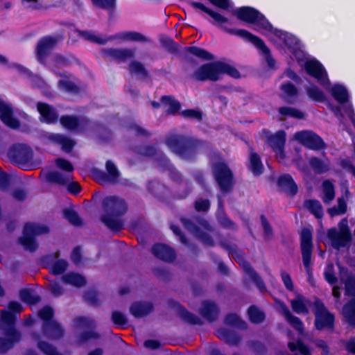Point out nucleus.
<instances>
[{
    "instance_id": "23",
    "label": "nucleus",
    "mask_w": 355,
    "mask_h": 355,
    "mask_svg": "<svg viewBox=\"0 0 355 355\" xmlns=\"http://www.w3.org/2000/svg\"><path fill=\"white\" fill-rule=\"evenodd\" d=\"M57 41L51 37H45L37 44V55L40 60H42L49 51L55 45Z\"/></svg>"
},
{
    "instance_id": "33",
    "label": "nucleus",
    "mask_w": 355,
    "mask_h": 355,
    "mask_svg": "<svg viewBox=\"0 0 355 355\" xmlns=\"http://www.w3.org/2000/svg\"><path fill=\"white\" fill-rule=\"evenodd\" d=\"M114 38H118L123 40L133 41V42H148L149 40L146 38L142 34L137 32H124L117 34L116 35L112 37Z\"/></svg>"
},
{
    "instance_id": "31",
    "label": "nucleus",
    "mask_w": 355,
    "mask_h": 355,
    "mask_svg": "<svg viewBox=\"0 0 355 355\" xmlns=\"http://www.w3.org/2000/svg\"><path fill=\"white\" fill-rule=\"evenodd\" d=\"M45 178L49 182L65 184L70 180L71 176L58 171H51L45 174Z\"/></svg>"
},
{
    "instance_id": "45",
    "label": "nucleus",
    "mask_w": 355,
    "mask_h": 355,
    "mask_svg": "<svg viewBox=\"0 0 355 355\" xmlns=\"http://www.w3.org/2000/svg\"><path fill=\"white\" fill-rule=\"evenodd\" d=\"M51 139L56 143L61 144L62 148L67 152L70 151L74 145L71 139L61 135H52Z\"/></svg>"
},
{
    "instance_id": "55",
    "label": "nucleus",
    "mask_w": 355,
    "mask_h": 355,
    "mask_svg": "<svg viewBox=\"0 0 355 355\" xmlns=\"http://www.w3.org/2000/svg\"><path fill=\"white\" fill-rule=\"evenodd\" d=\"M224 73H227L235 78L240 76L239 72L236 69L227 64L220 62V77Z\"/></svg>"
},
{
    "instance_id": "1",
    "label": "nucleus",
    "mask_w": 355,
    "mask_h": 355,
    "mask_svg": "<svg viewBox=\"0 0 355 355\" xmlns=\"http://www.w3.org/2000/svg\"><path fill=\"white\" fill-rule=\"evenodd\" d=\"M102 208L103 214L101 216V220L105 226L114 232L122 230L123 220L121 216L128 209L124 200L116 196H107L103 200Z\"/></svg>"
},
{
    "instance_id": "6",
    "label": "nucleus",
    "mask_w": 355,
    "mask_h": 355,
    "mask_svg": "<svg viewBox=\"0 0 355 355\" xmlns=\"http://www.w3.org/2000/svg\"><path fill=\"white\" fill-rule=\"evenodd\" d=\"M226 32L230 34H234L239 37H241L246 40L252 42L257 49L260 51L261 53L264 56V58L268 64V66L273 69L275 66V60L270 54V49L266 46L263 41L258 37L251 34L250 32L245 30H232L229 29L226 27H222Z\"/></svg>"
},
{
    "instance_id": "61",
    "label": "nucleus",
    "mask_w": 355,
    "mask_h": 355,
    "mask_svg": "<svg viewBox=\"0 0 355 355\" xmlns=\"http://www.w3.org/2000/svg\"><path fill=\"white\" fill-rule=\"evenodd\" d=\"M53 314V309L50 306H44L38 312V316L44 321V322L53 320L52 319Z\"/></svg>"
},
{
    "instance_id": "60",
    "label": "nucleus",
    "mask_w": 355,
    "mask_h": 355,
    "mask_svg": "<svg viewBox=\"0 0 355 355\" xmlns=\"http://www.w3.org/2000/svg\"><path fill=\"white\" fill-rule=\"evenodd\" d=\"M60 123L64 127H65L68 129H70V130L75 129L78 125V121L77 118L74 117V116H66L61 117Z\"/></svg>"
},
{
    "instance_id": "38",
    "label": "nucleus",
    "mask_w": 355,
    "mask_h": 355,
    "mask_svg": "<svg viewBox=\"0 0 355 355\" xmlns=\"http://www.w3.org/2000/svg\"><path fill=\"white\" fill-rule=\"evenodd\" d=\"M250 170L254 175H260L263 170V166L261 163L259 156L256 153L251 152L250 155Z\"/></svg>"
},
{
    "instance_id": "13",
    "label": "nucleus",
    "mask_w": 355,
    "mask_h": 355,
    "mask_svg": "<svg viewBox=\"0 0 355 355\" xmlns=\"http://www.w3.org/2000/svg\"><path fill=\"white\" fill-rule=\"evenodd\" d=\"M305 69L307 73L314 77L322 86L329 85L327 72L323 66L317 60H309L305 64Z\"/></svg>"
},
{
    "instance_id": "48",
    "label": "nucleus",
    "mask_w": 355,
    "mask_h": 355,
    "mask_svg": "<svg viewBox=\"0 0 355 355\" xmlns=\"http://www.w3.org/2000/svg\"><path fill=\"white\" fill-rule=\"evenodd\" d=\"M279 113L282 116H291L296 119H303L304 114L299 110L290 107H282L279 109Z\"/></svg>"
},
{
    "instance_id": "49",
    "label": "nucleus",
    "mask_w": 355,
    "mask_h": 355,
    "mask_svg": "<svg viewBox=\"0 0 355 355\" xmlns=\"http://www.w3.org/2000/svg\"><path fill=\"white\" fill-rule=\"evenodd\" d=\"M347 211V204L343 198L338 199V205L328 209V213L331 216L343 214Z\"/></svg>"
},
{
    "instance_id": "51",
    "label": "nucleus",
    "mask_w": 355,
    "mask_h": 355,
    "mask_svg": "<svg viewBox=\"0 0 355 355\" xmlns=\"http://www.w3.org/2000/svg\"><path fill=\"white\" fill-rule=\"evenodd\" d=\"M248 315L250 320L254 323H259L264 320V313L254 306H252L248 309Z\"/></svg>"
},
{
    "instance_id": "59",
    "label": "nucleus",
    "mask_w": 355,
    "mask_h": 355,
    "mask_svg": "<svg viewBox=\"0 0 355 355\" xmlns=\"http://www.w3.org/2000/svg\"><path fill=\"white\" fill-rule=\"evenodd\" d=\"M67 266L68 263L65 260H58L52 265L51 272L54 275L62 274L66 270Z\"/></svg>"
},
{
    "instance_id": "58",
    "label": "nucleus",
    "mask_w": 355,
    "mask_h": 355,
    "mask_svg": "<svg viewBox=\"0 0 355 355\" xmlns=\"http://www.w3.org/2000/svg\"><path fill=\"white\" fill-rule=\"evenodd\" d=\"M225 323L234 326H236L241 329H244L246 327L245 322L242 321L240 318L236 314H229L225 318Z\"/></svg>"
},
{
    "instance_id": "57",
    "label": "nucleus",
    "mask_w": 355,
    "mask_h": 355,
    "mask_svg": "<svg viewBox=\"0 0 355 355\" xmlns=\"http://www.w3.org/2000/svg\"><path fill=\"white\" fill-rule=\"evenodd\" d=\"M189 50L190 53H191L193 55L198 58H202L204 60H209L214 59V56L212 54L202 49L198 48L196 46H191L189 47Z\"/></svg>"
},
{
    "instance_id": "56",
    "label": "nucleus",
    "mask_w": 355,
    "mask_h": 355,
    "mask_svg": "<svg viewBox=\"0 0 355 355\" xmlns=\"http://www.w3.org/2000/svg\"><path fill=\"white\" fill-rule=\"evenodd\" d=\"M93 5L97 8L112 11L116 6V0H91Z\"/></svg>"
},
{
    "instance_id": "19",
    "label": "nucleus",
    "mask_w": 355,
    "mask_h": 355,
    "mask_svg": "<svg viewBox=\"0 0 355 355\" xmlns=\"http://www.w3.org/2000/svg\"><path fill=\"white\" fill-rule=\"evenodd\" d=\"M12 108L3 101H0V119L8 126L17 128L19 126V121L12 116Z\"/></svg>"
},
{
    "instance_id": "12",
    "label": "nucleus",
    "mask_w": 355,
    "mask_h": 355,
    "mask_svg": "<svg viewBox=\"0 0 355 355\" xmlns=\"http://www.w3.org/2000/svg\"><path fill=\"white\" fill-rule=\"evenodd\" d=\"M327 237L329 239L333 248L339 249L345 247L351 240V234L347 227H342L338 230L331 228L327 232Z\"/></svg>"
},
{
    "instance_id": "47",
    "label": "nucleus",
    "mask_w": 355,
    "mask_h": 355,
    "mask_svg": "<svg viewBox=\"0 0 355 355\" xmlns=\"http://www.w3.org/2000/svg\"><path fill=\"white\" fill-rule=\"evenodd\" d=\"M256 29L263 33L270 32L272 30L271 24L266 20V19L259 13V17L256 19L254 24Z\"/></svg>"
},
{
    "instance_id": "27",
    "label": "nucleus",
    "mask_w": 355,
    "mask_h": 355,
    "mask_svg": "<svg viewBox=\"0 0 355 355\" xmlns=\"http://www.w3.org/2000/svg\"><path fill=\"white\" fill-rule=\"evenodd\" d=\"M153 308V306L150 302H137L131 305L130 311L135 317L141 318L150 313Z\"/></svg>"
},
{
    "instance_id": "20",
    "label": "nucleus",
    "mask_w": 355,
    "mask_h": 355,
    "mask_svg": "<svg viewBox=\"0 0 355 355\" xmlns=\"http://www.w3.org/2000/svg\"><path fill=\"white\" fill-rule=\"evenodd\" d=\"M152 253L157 258L166 261L171 262L175 258L174 250L164 244H156L152 248Z\"/></svg>"
},
{
    "instance_id": "40",
    "label": "nucleus",
    "mask_w": 355,
    "mask_h": 355,
    "mask_svg": "<svg viewBox=\"0 0 355 355\" xmlns=\"http://www.w3.org/2000/svg\"><path fill=\"white\" fill-rule=\"evenodd\" d=\"M78 35L86 40L92 42H94L99 44H105L108 40H112V37L108 39L102 38L101 37L96 35L94 33L91 31H79Z\"/></svg>"
},
{
    "instance_id": "30",
    "label": "nucleus",
    "mask_w": 355,
    "mask_h": 355,
    "mask_svg": "<svg viewBox=\"0 0 355 355\" xmlns=\"http://www.w3.org/2000/svg\"><path fill=\"white\" fill-rule=\"evenodd\" d=\"M291 306L294 312L297 314H307L309 309L306 300L302 295L297 296L290 301Z\"/></svg>"
},
{
    "instance_id": "17",
    "label": "nucleus",
    "mask_w": 355,
    "mask_h": 355,
    "mask_svg": "<svg viewBox=\"0 0 355 355\" xmlns=\"http://www.w3.org/2000/svg\"><path fill=\"white\" fill-rule=\"evenodd\" d=\"M103 53L118 62H125L135 57V51L130 49H107Z\"/></svg>"
},
{
    "instance_id": "63",
    "label": "nucleus",
    "mask_w": 355,
    "mask_h": 355,
    "mask_svg": "<svg viewBox=\"0 0 355 355\" xmlns=\"http://www.w3.org/2000/svg\"><path fill=\"white\" fill-rule=\"evenodd\" d=\"M65 218L73 225H80L81 220L76 212L71 209H65L64 211Z\"/></svg>"
},
{
    "instance_id": "2",
    "label": "nucleus",
    "mask_w": 355,
    "mask_h": 355,
    "mask_svg": "<svg viewBox=\"0 0 355 355\" xmlns=\"http://www.w3.org/2000/svg\"><path fill=\"white\" fill-rule=\"evenodd\" d=\"M205 142L193 137L172 134L166 139V144L175 154L187 160L193 159L196 151Z\"/></svg>"
},
{
    "instance_id": "3",
    "label": "nucleus",
    "mask_w": 355,
    "mask_h": 355,
    "mask_svg": "<svg viewBox=\"0 0 355 355\" xmlns=\"http://www.w3.org/2000/svg\"><path fill=\"white\" fill-rule=\"evenodd\" d=\"M0 327L4 331L6 338L0 337V352L10 349L13 344L19 341L20 332L15 328V315L6 310L0 311Z\"/></svg>"
},
{
    "instance_id": "21",
    "label": "nucleus",
    "mask_w": 355,
    "mask_h": 355,
    "mask_svg": "<svg viewBox=\"0 0 355 355\" xmlns=\"http://www.w3.org/2000/svg\"><path fill=\"white\" fill-rule=\"evenodd\" d=\"M280 311L284 316L286 321L300 334L304 331V324L302 321L297 317L293 315L285 304L281 303L279 305Z\"/></svg>"
},
{
    "instance_id": "42",
    "label": "nucleus",
    "mask_w": 355,
    "mask_h": 355,
    "mask_svg": "<svg viewBox=\"0 0 355 355\" xmlns=\"http://www.w3.org/2000/svg\"><path fill=\"white\" fill-rule=\"evenodd\" d=\"M333 96L340 103H344L348 100L347 89L341 85H335L331 89Z\"/></svg>"
},
{
    "instance_id": "22",
    "label": "nucleus",
    "mask_w": 355,
    "mask_h": 355,
    "mask_svg": "<svg viewBox=\"0 0 355 355\" xmlns=\"http://www.w3.org/2000/svg\"><path fill=\"white\" fill-rule=\"evenodd\" d=\"M232 13L242 21L254 24V21L259 17L260 12L250 7H243L234 10Z\"/></svg>"
},
{
    "instance_id": "50",
    "label": "nucleus",
    "mask_w": 355,
    "mask_h": 355,
    "mask_svg": "<svg viewBox=\"0 0 355 355\" xmlns=\"http://www.w3.org/2000/svg\"><path fill=\"white\" fill-rule=\"evenodd\" d=\"M179 315L186 322L193 324H200L201 320L196 315L188 312L187 310L180 307Z\"/></svg>"
},
{
    "instance_id": "29",
    "label": "nucleus",
    "mask_w": 355,
    "mask_h": 355,
    "mask_svg": "<svg viewBox=\"0 0 355 355\" xmlns=\"http://www.w3.org/2000/svg\"><path fill=\"white\" fill-rule=\"evenodd\" d=\"M309 163L316 173H324L330 169V162L327 159H320L313 157L309 159Z\"/></svg>"
},
{
    "instance_id": "36",
    "label": "nucleus",
    "mask_w": 355,
    "mask_h": 355,
    "mask_svg": "<svg viewBox=\"0 0 355 355\" xmlns=\"http://www.w3.org/2000/svg\"><path fill=\"white\" fill-rule=\"evenodd\" d=\"M217 336L230 345H236L241 340L240 336L236 333L225 329L218 331Z\"/></svg>"
},
{
    "instance_id": "46",
    "label": "nucleus",
    "mask_w": 355,
    "mask_h": 355,
    "mask_svg": "<svg viewBox=\"0 0 355 355\" xmlns=\"http://www.w3.org/2000/svg\"><path fill=\"white\" fill-rule=\"evenodd\" d=\"M306 93L309 98L318 101L323 102L325 100V96L322 91H321L317 86L312 85L306 87Z\"/></svg>"
},
{
    "instance_id": "4",
    "label": "nucleus",
    "mask_w": 355,
    "mask_h": 355,
    "mask_svg": "<svg viewBox=\"0 0 355 355\" xmlns=\"http://www.w3.org/2000/svg\"><path fill=\"white\" fill-rule=\"evenodd\" d=\"M7 155L11 163L24 170L34 169L37 166L33 162V150L27 144L17 143L12 145Z\"/></svg>"
},
{
    "instance_id": "8",
    "label": "nucleus",
    "mask_w": 355,
    "mask_h": 355,
    "mask_svg": "<svg viewBox=\"0 0 355 355\" xmlns=\"http://www.w3.org/2000/svg\"><path fill=\"white\" fill-rule=\"evenodd\" d=\"M213 173L221 191H230L233 185V177L227 166L223 162L215 164L213 166Z\"/></svg>"
},
{
    "instance_id": "37",
    "label": "nucleus",
    "mask_w": 355,
    "mask_h": 355,
    "mask_svg": "<svg viewBox=\"0 0 355 355\" xmlns=\"http://www.w3.org/2000/svg\"><path fill=\"white\" fill-rule=\"evenodd\" d=\"M343 313L350 324L355 325V298L343 306Z\"/></svg>"
},
{
    "instance_id": "5",
    "label": "nucleus",
    "mask_w": 355,
    "mask_h": 355,
    "mask_svg": "<svg viewBox=\"0 0 355 355\" xmlns=\"http://www.w3.org/2000/svg\"><path fill=\"white\" fill-rule=\"evenodd\" d=\"M49 232V228L45 225L28 223L25 225L24 235L19 240L26 250L33 252L37 248L35 236L47 234Z\"/></svg>"
},
{
    "instance_id": "10",
    "label": "nucleus",
    "mask_w": 355,
    "mask_h": 355,
    "mask_svg": "<svg viewBox=\"0 0 355 355\" xmlns=\"http://www.w3.org/2000/svg\"><path fill=\"white\" fill-rule=\"evenodd\" d=\"M193 78L200 81L218 80L220 79V62L202 64L194 71Z\"/></svg>"
},
{
    "instance_id": "53",
    "label": "nucleus",
    "mask_w": 355,
    "mask_h": 355,
    "mask_svg": "<svg viewBox=\"0 0 355 355\" xmlns=\"http://www.w3.org/2000/svg\"><path fill=\"white\" fill-rule=\"evenodd\" d=\"M324 275L325 279L330 284H335L337 283L338 278L335 275L334 266L332 263L329 262L327 264V266L324 272Z\"/></svg>"
},
{
    "instance_id": "64",
    "label": "nucleus",
    "mask_w": 355,
    "mask_h": 355,
    "mask_svg": "<svg viewBox=\"0 0 355 355\" xmlns=\"http://www.w3.org/2000/svg\"><path fill=\"white\" fill-rule=\"evenodd\" d=\"M288 347L292 352L298 350L302 355H310L309 348L300 341H298L296 344L293 343H288Z\"/></svg>"
},
{
    "instance_id": "44",
    "label": "nucleus",
    "mask_w": 355,
    "mask_h": 355,
    "mask_svg": "<svg viewBox=\"0 0 355 355\" xmlns=\"http://www.w3.org/2000/svg\"><path fill=\"white\" fill-rule=\"evenodd\" d=\"M305 206L316 218H320L322 216V207L318 200H307L305 202Z\"/></svg>"
},
{
    "instance_id": "62",
    "label": "nucleus",
    "mask_w": 355,
    "mask_h": 355,
    "mask_svg": "<svg viewBox=\"0 0 355 355\" xmlns=\"http://www.w3.org/2000/svg\"><path fill=\"white\" fill-rule=\"evenodd\" d=\"M23 7L29 10H37L42 8L40 0H21Z\"/></svg>"
},
{
    "instance_id": "35",
    "label": "nucleus",
    "mask_w": 355,
    "mask_h": 355,
    "mask_svg": "<svg viewBox=\"0 0 355 355\" xmlns=\"http://www.w3.org/2000/svg\"><path fill=\"white\" fill-rule=\"evenodd\" d=\"M340 278L345 283V294L351 296L355 295V278L352 276H349L345 279L344 272H347V270L342 267H340Z\"/></svg>"
},
{
    "instance_id": "43",
    "label": "nucleus",
    "mask_w": 355,
    "mask_h": 355,
    "mask_svg": "<svg viewBox=\"0 0 355 355\" xmlns=\"http://www.w3.org/2000/svg\"><path fill=\"white\" fill-rule=\"evenodd\" d=\"M129 71L131 73H135L141 79H145L148 77V71L144 65L138 61H133L129 65Z\"/></svg>"
},
{
    "instance_id": "41",
    "label": "nucleus",
    "mask_w": 355,
    "mask_h": 355,
    "mask_svg": "<svg viewBox=\"0 0 355 355\" xmlns=\"http://www.w3.org/2000/svg\"><path fill=\"white\" fill-rule=\"evenodd\" d=\"M58 87L60 89L72 94H77L80 90L79 87L68 78L60 80Z\"/></svg>"
},
{
    "instance_id": "28",
    "label": "nucleus",
    "mask_w": 355,
    "mask_h": 355,
    "mask_svg": "<svg viewBox=\"0 0 355 355\" xmlns=\"http://www.w3.org/2000/svg\"><path fill=\"white\" fill-rule=\"evenodd\" d=\"M320 196L326 205H329L335 198L334 185L330 180H327L322 182V193Z\"/></svg>"
},
{
    "instance_id": "9",
    "label": "nucleus",
    "mask_w": 355,
    "mask_h": 355,
    "mask_svg": "<svg viewBox=\"0 0 355 355\" xmlns=\"http://www.w3.org/2000/svg\"><path fill=\"white\" fill-rule=\"evenodd\" d=\"M300 249L302 261L306 271L309 272L312 265L311 254L313 249L312 242V232L310 230L304 228L300 235Z\"/></svg>"
},
{
    "instance_id": "34",
    "label": "nucleus",
    "mask_w": 355,
    "mask_h": 355,
    "mask_svg": "<svg viewBox=\"0 0 355 355\" xmlns=\"http://www.w3.org/2000/svg\"><path fill=\"white\" fill-rule=\"evenodd\" d=\"M62 280L64 283L76 287L83 286L86 284V280L83 276L74 272H69L63 275Z\"/></svg>"
},
{
    "instance_id": "11",
    "label": "nucleus",
    "mask_w": 355,
    "mask_h": 355,
    "mask_svg": "<svg viewBox=\"0 0 355 355\" xmlns=\"http://www.w3.org/2000/svg\"><path fill=\"white\" fill-rule=\"evenodd\" d=\"M294 138L304 146L313 150H320L325 147L322 139L311 131L297 132L295 134Z\"/></svg>"
},
{
    "instance_id": "26",
    "label": "nucleus",
    "mask_w": 355,
    "mask_h": 355,
    "mask_svg": "<svg viewBox=\"0 0 355 355\" xmlns=\"http://www.w3.org/2000/svg\"><path fill=\"white\" fill-rule=\"evenodd\" d=\"M279 187L285 193L294 196L297 191V187L294 180L289 175H284L279 177L278 180Z\"/></svg>"
},
{
    "instance_id": "54",
    "label": "nucleus",
    "mask_w": 355,
    "mask_h": 355,
    "mask_svg": "<svg viewBox=\"0 0 355 355\" xmlns=\"http://www.w3.org/2000/svg\"><path fill=\"white\" fill-rule=\"evenodd\" d=\"M37 347L45 355H61L54 346L44 341H39L37 343Z\"/></svg>"
},
{
    "instance_id": "52",
    "label": "nucleus",
    "mask_w": 355,
    "mask_h": 355,
    "mask_svg": "<svg viewBox=\"0 0 355 355\" xmlns=\"http://www.w3.org/2000/svg\"><path fill=\"white\" fill-rule=\"evenodd\" d=\"M75 326L79 328H89L93 329L96 327L95 321L86 317H78L74 319Z\"/></svg>"
},
{
    "instance_id": "14",
    "label": "nucleus",
    "mask_w": 355,
    "mask_h": 355,
    "mask_svg": "<svg viewBox=\"0 0 355 355\" xmlns=\"http://www.w3.org/2000/svg\"><path fill=\"white\" fill-rule=\"evenodd\" d=\"M286 141V133L284 131H279L275 135L268 139L271 148L276 152L277 158L279 161L284 158V147Z\"/></svg>"
},
{
    "instance_id": "18",
    "label": "nucleus",
    "mask_w": 355,
    "mask_h": 355,
    "mask_svg": "<svg viewBox=\"0 0 355 355\" xmlns=\"http://www.w3.org/2000/svg\"><path fill=\"white\" fill-rule=\"evenodd\" d=\"M236 261H238L242 266L243 270L248 275L249 278L252 279L253 282L255 284L257 288L261 292H265L266 291V287L264 282H263L261 277L252 269L251 266L248 263L243 260V259L241 257H238Z\"/></svg>"
},
{
    "instance_id": "7",
    "label": "nucleus",
    "mask_w": 355,
    "mask_h": 355,
    "mask_svg": "<svg viewBox=\"0 0 355 355\" xmlns=\"http://www.w3.org/2000/svg\"><path fill=\"white\" fill-rule=\"evenodd\" d=\"M182 222L185 228L196 235L205 245H213L214 241L209 234L205 231H211V229L205 220L200 219L198 221V225L192 223L189 220L182 218Z\"/></svg>"
},
{
    "instance_id": "24",
    "label": "nucleus",
    "mask_w": 355,
    "mask_h": 355,
    "mask_svg": "<svg viewBox=\"0 0 355 355\" xmlns=\"http://www.w3.org/2000/svg\"><path fill=\"white\" fill-rule=\"evenodd\" d=\"M218 312V308L216 304L209 301L203 302L200 309V315L210 322L217 318Z\"/></svg>"
},
{
    "instance_id": "15",
    "label": "nucleus",
    "mask_w": 355,
    "mask_h": 355,
    "mask_svg": "<svg viewBox=\"0 0 355 355\" xmlns=\"http://www.w3.org/2000/svg\"><path fill=\"white\" fill-rule=\"evenodd\" d=\"M334 320V315L329 313L323 305L318 306L315 313V326L318 329L331 327Z\"/></svg>"
},
{
    "instance_id": "32",
    "label": "nucleus",
    "mask_w": 355,
    "mask_h": 355,
    "mask_svg": "<svg viewBox=\"0 0 355 355\" xmlns=\"http://www.w3.org/2000/svg\"><path fill=\"white\" fill-rule=\"evenodd\" d=\"M106 170L107 175L103 174V182H110L114 183L117 181L119 176V172L112 161H107L106 162Z\"/></svg>"
},
{
    "instance_id": "25",
    "label": "nucleus",
    "mask_w": 355,
    "mask_h": 355,
    "mask_svg": "<svg viewBox=\"0 0 355 355\" xmlns=\"http://www.w3.org/2000/svg\"><path fill=\"white\" fill-rule=\"evenodd\" d=\"M37 109L46 122L53 123L58 119V115L52 106L39 102L37 104Z\"/></svg>"
},
{
    "instance_id": "39",
    "label": "nucleus",
    "mask_w": 355,
    "mask_h": 355,
    "mask_svg": "<svg viewBox=\"0 0 355 355\" xmlns=\"http://www.w3.org/2000/svg\"><path fill=\"white\" fill-rule=\"evenodd\" d=\"M161 101L166 107H168L167 112L169 114H174L180 109V103L171 96H162Z\"/></svg>"
},
{
    "instance_id": "16",
    "label": "nucleus",
    "mask_w": 355,
    "mask_h": 355,
    "mask_svg": "<svg viewBox=\"0 0 355 355\" xmlns=\"http://www.w3.org/2000/svg\"><path fill=\"white\" fill-rule=\"evenodd\" d=\"M43 334L53 340H56L62 338L64 335V329L55 320L43 322L42 325Z\"/></svg>"
}]
</instances>
